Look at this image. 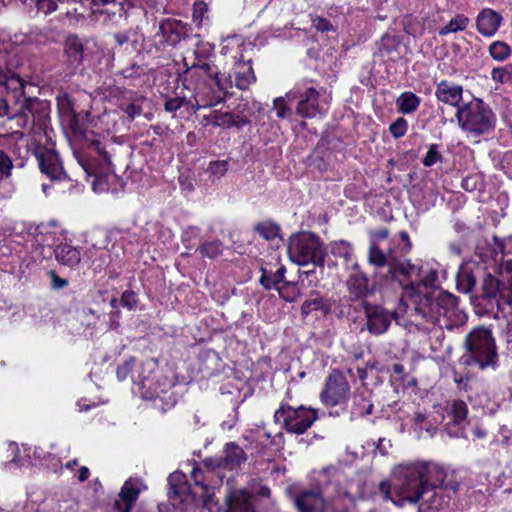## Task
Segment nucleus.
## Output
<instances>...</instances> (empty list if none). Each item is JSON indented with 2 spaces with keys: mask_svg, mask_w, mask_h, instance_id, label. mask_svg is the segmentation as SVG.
I'll return each instance as SVG.
<instances>
[{
  "mask_svg": "<svg viewBox=\"0 0 512 512\" xmlns=\"http://www.w3.org/2000/svg\"><path fill=\"white\" fill-rule=\"evenodd\" d=\"M445 477L443 468L436 463H404L393 469L391 483L383 481L379 484V491L399 507L407 503L416 504L424 494L433 491L430 505L440 509L458 488L455 482L445 483Z\"/></svg>",
  "mask_w": 512,
  "mask_h": 512,
  "instance_id": "f257e3e1",
  "label": "nucleus"
},
{
  "mask_svg": "<svg viewBox=\"0 0 512 512\" xmlns=\"http://www.w3.org/2000/svg\"><path fill=\"white\" fill-rule=\"evenodd\" d=\"M35 85L18 75L0 68V117L15 122L16 139H22L25 131L45 133L50 122V102L32 95Z\"/></svg>",
  "mask_w": 512,
  "mask_h": 512,
  "instance_id": "f03ea898",
  "label": "nucleus"
},
{
  "mask_svg": "<svg viewBox=\"0 0 512 512\" xmlns=\"http://www.w3.org/2000/svg\"><path fill=\"white\" fill-rule=\"evenodd\" d=\"M411 246L408 233L401 231L399 240L393 241L386 252L375 243H372L368 249L369 264L376 269L387 268V272L380 276L382 284L392 289H401L400 299L406 307L409 303L405 295L408 288H416L418 294L424 295L425 292L436 291L435 283L438 279L436 271L423 270L405 259Z\"/></svg>",
  "mask_w": 512,
  "mask_h": 512,
  "instance_id": "7ed1b4c3",
  "label": "nucleus"
},
{
  "mask_svg": "<svg viewBox=\"0 0 512 512\" xmlns=\"http://www.w3.org/2000/svg\"><path fill=\"white\" fill-rule=\"evenodd\" d=\"M217 468L207 467L205 470L199 467L193 468L191 479L193 485L187 483L186 475L175 471L168 477V496L174 507L173 512H197L200 505H207L213 497L214 482L212 478ZM218 481L222 477L217 473Z\"/></svg>",
  "mask_w": 512,
  "mask_h": 512,
  "instance_id": "20e7f679",
  "label": "nucleus"
},
{
  "mask_svg": "<svg viewBox=\"0 0 512 512\" xmlns=\"http://www.w3.org/2000/svg\"><path fill=\"white\" fill-rule=\"evenodd\" d=\"M405 295L409 300L407 308L432 323L439 322L441 317L450 319L457 313L458 299L446 291H428L420 295L411 287Z\"/></svg>",
  "mask_w": 512,
  "mask_h": 512,
  "instance_id": "39448f33",
  "label": "nucleus"
},
{
  "mask_svg": "<svg viewBox=\"0 0 512 512\" xmlns=\"http://www.w3.org/2000/svg\"><path fill=\"white\" fill-rule=\"evenodd\" d=\"M455 118L461 131L471 139L490 135L497 124L496 113L490 105L474 96L456 110Z\"/></svg>",
  "mask_w": 512,
  "mask_h": 512,
  "instance_id": "423d86ee",
  "label": "nucleus"
},
{
  "mask_svg": "<svg viewBox=\"0 0 512 512\" xmlns=\"http://www.w3.org/2000/svg\"><path fill=\"white\" fill-rule=\"evenodd\" d=\"M348 497L347 491H340L339 483L329 482L326 485L316 483L311 487L301 488L293 495V503L297 512H326L336 498Z\"/></svg>",
  "mask_w": 512,
  "mask_h": 512,
  "instance_id": "0eeeda50",
  "label": "nucleus"
},
{
  "mask_svg": "<svg viewBox=\"0 0 512 512\" xmlns=\"http://www.w3.org/2000/svg\"><path fill=\"white\" fill-rule=\"evenodd\" d=\"M288 255L292 262L305 266L323 267L327 251L319 236L312 232H300L290 237Z\"/></svg>",
  "mask_w": 512,
  "mask_h": 512,
  "instance_id": "6e6552de",
  "label": "nucleus"
},
{
  "mask_svg": "<svg viewBox=\"0 0 512 512\" xmlns=\"http://www.w3.org/2000/svg\"><path fill=\"white\" fill-rule=\"evenodd\" d=\"M466 354L462 360L466 365H476L481 369L494 366L497 358L496 345L489 329L479 327L472 330L465 340Z\"/></svg>",
  "mask_w": 512,
  "mask_h": 512,
  "instance_id": "1a4fd4ad",
  "label": "nucleus"
},
{
  "mask_svg": "<svg viewBox=\"0 0 512 512\" xmlns=\"http://www.w3.org/2000/svg\"><path fill=\"white\" fill-rule=\"evenodd\" d=\"M74 156L87 176L98 177L112 169L111 153L107 145L98 139L87 137L82 149L74 151Z\"/></svg>",
  "mask_w": 512,
  "mask_h": 512,
  "instance_id": "9d476101",
  "label": "nucleus"
},
{
  "mask_svg": "<svg viewBox=\"0 0 512 512\" xmlns=\"http://www.w3.org/2000/svg\"><path fill=\"white\" fill-rule=\"evenodd\" d=\"M317 418V410L311 407H292L286 403H282L274 413L275 422L281 421L286 432L297 435L305 433Z\"/></svg>",
  "mask_w": 512,
  "mask_h": 512,
  "instance_id": "9b49d317",
  "label": "nucleus"
},
{
  "mask_svg": "<svg viewBox=\"0 0 512 512\" xmlns=\"http://www.w3.org/2000/svg\"><path fill=\"white\" fill-rule=\"evenodd\" d=\"M350 394V384L344 373L339 369H333L326 378L320 400L324 405L334 407L345 404Z\"/></svg>",
  "mask_w": 512,
  "mask_h": 512,
  "instance_id": "f8f14e48",
  "label": "nucleus"
},
{
  "mask_svg": "<svg viewBox=\"0 0 512 512\" xmlns=\"http://www.w3.org/2000/svg\"><path fill=\"white\" fill-rule=\"evenodd\" d=\"M359 308L364 312L366 329L370 334L375 336L386 333L392 320L397 317L395 311L387 310L381 305L373 304L368 301L360 302Z\"/></svg>",
  "mask_w": 512,
  "mask_h": 512,
  "instance_id": "ddd939ff",
  "label": "nucleus"
},
{
  "mask_svg": "<svg viewBox=\"0 0 512 512\" xmlns=\"http://www.w3.org/2000/svg\"><path fill=\"white\" fill-rule=\"evenodd\" d=\"M482 296L489 302L496 303L498 309L509 307L512 312V288L498 278L487 273L482 281Z\"/></svg>",
  "mask_w": 512,
  "mask_h": 512,
  "instance_id": "4468645a",
  "label": "nucleus"
},
{
  "mask_svg": "<svg viewBox=\"0 0 512 512\" xmlns=\"http://www.w3.org/2000/svg\"><path fill=\"white\" fill-rule=\"evenodd\" d=\"M346 287L349 293V301L358 302V305L355 307L356 310L360 307V302L367 301L366 297L374 292L373 288L369 285L368 275L361 270L357 262H354L350 267Z\"/></svg>",
  "mask_w": 512,
  "mask_h": 512,
  "instance_id": "2eb2a0df",
  "label": "nucleus"
},
{
  "mask_svg": "<svg viewBox=\"0 0 512 512\" xmlns=\"http://www.w3.org/2000/svg\"><path fill=\"white\" fill-rule=\"evenodd\" d=\"M300 97L296 111L297 114L304 118H313L317 115H323V109L319 103V91L313 87L301 91H290L286 94L288 100H293L296 97Z\"/></svg>",
  "mask_w": 512,
  "mask_h": 512,
  "instance_id": "dca6fc26",
  "label": "nucleus"
},
{
  "mask_svg": "<svg viewBox=\"0 0 512 512\" xmlns=\"http://www.w3.org/2000/svg\"><path fill=\"white\" fill-rule=\"evenodd\" d=\"M245 461L246 454L244 450L235 443H228L225 446L223 457L205 459L204 465L217 469L234 470Z\"/></svg>",
  "mask_w": 512,
  "mask_h": 512,
  "instance_id": "f3484780",
  "label": "nucleus"
},
{
  "mask_svg": "<svg viewBox=\"0 0 512 512\" xmlns=\"http://www.w3.org/2000/svg\"><path fill=\"white\" fill-rule=\"evenodd\" d=\"M463 86L448 80H442L435 87V97L438 102L459 109L463 103Z\"/></svg>",
  "mask_w": 512,
  "mask_h": 512,
  "instance_id": "a211bd4d",
  "label": "nucleus"
},
{
  "mask_svg": "<svg viewBox=\"0 0 512 512\" xmlns=\"http://www.w3.org/2000/svg\"><path fill=\"white\" fill-rule=\"evenodd\" d=\"M39 167L42 173L51 180H61L65 177L62 162L58 153L49 149H39L36 153Z\"/></svg>",
  "mask_w": 512,
  "mask_h": 512,
  "instance_id": "6ab92c4d",
  "label": "nucleus"
},
{
  "mask_svg": "<svg viewBox=\"0 0 512 512\" xmlns=\"http://www.w3.org/2000/svg\"><path fill=\"white\" fill-rule=\"evenodd\" d=\"M502 22L503 17L500 13L491 8H484L476 17V28L481 35L491 37L498 31Z\"/></svg>",
  "mask_w": 512,
  "mask_h": 512,
  "instance_id": "aec40b11",
  "label": "nucleus"
},
{
  "mask_svg": "<svg viewBox=\"0 0 512 512\" xmlns=\"http://www.w3.org/2000/svg\"><path fill=\"white\" fill-rule=\"evenodd\" d=\"M481 272V268L474 263L462 264L456 277L457 290L464 294L471 293Z\"/></svg>",
  "mask_w": 512,
  "mask_h": 512,
  "instance_id": "412c9836",
  "label": "nucleus"
},
{
  "mask_svg": "<svg viewBox=\"0 0 512 512\" xmlns=\"http://www.w3.org/2000/svg\"><path fill=\"white\" fill-rule=\"evenodd\" d=\"M139 496V489L137 488L133 479H128L122 486L118 499L115 500L113 505L114 512H130Z\"/></svg>",
  "mask_w": 512,
  "mask_h": 512,
  "instance_id": "4be33fe9",
  "label": "nucleus"
},
{
  "mask_svg": "<svg viewBox=\"0 0 512 512\" xmlns=\"http://www.w3.org/2000/svg\"><path fill=\"white\" fill-rule=\"evenodd\" d=\"M252 498L246 490L228 491L227 508L224 512H254Z\"/></svg>",
  "mask_w": 512,
  "mask_h": 512,
  "instance_id": "5701e85b",
  "label": "nucleus"
},
{
  "mask_svg": "<svg viewBox=\"0 0 512 512\" xmlns=\"http://www.w3.org/2000/svg\"><path fill=\"white\" fill-rule=\"evenodd\" d=\"M65 54L73 67H78L84 59V47L77 35L71 34L65 41Z\"/></svg>",
  "mask_w": 512,
  "mask_h": 512,
  "instance_id": "b1692460",
  "label": "nucleus"
},
{
  "mask_svg": "<svg viewBox=\"0 0 512 512\" xmlns=\"http://www.w3.org/2000/svg\"><path fill=\"white\" fill-rule=\"evenodd\" d=\"M54 253L56 260L60 264L69 267L76 266L77 264H79L81 260L80 251L77 248L72 247L71 245L68 244L57 245L54 250Z\"/></svg>",
  "mask_w": 512,
  "mask_h": 512,
  "instance_id": "393cba45",
  "label": "nucleus"
},
{
  "mask_svg": "<svg viewBox=\"0 0 512 512\" xmlns=\"http://www.w3.org/2000/svg\"><path fill=\"white\" fill-rule=\"evenodd\" d=\"M261 277H260V284L266 289H276L278 286L284 282L285 280V273L286 268L285 266L281 265L275 272L268 271L266 268L261 267Z\"/></svg>",
  "mask_w": 512,
  "mask_h": 512,
  "instance_id": "a878e982",
  "label": "nucleus"
},
{
  "mask_svg": "<svg viewBox=\"0 0 512 512\" xmlns=\"http://www.w3.org/2000/svg\"><path fill=\"white\" fill-rule=\"evenodd\" d=\"M136 367V361L134 358H130L125 361L123 364L119 365L116 371L117 378L119 381H124L131 378L132 382L135 384H144V381L148 378L145 375H142L140 372L137 376L134 374V369Z\"/></svg>",
  "mask_w": 512,
  "mask_h": 512,
  "instance_id": "bb28decb",
  "label": "nucleus"
},
{
  "mask_svg": "<svg viewBox=\"0 0 512 512\" xmlns=\"http://www.w3.org/2000/svg\"><path fill=\"white\" fill-rule=\"evenodd\" d=\"M396 104L401 113L411 114L418 109L420 98L412 92H404L398 97Z\"/></svg>",
  "mask_w": 512,
  "mask_h": 512,
  "instance_id": "cd10ccee",
  "label": "nucleus"
},
{
  "mask_svg": "<svg viewBox=\"0 0 512 512\" xmlns=\"http://www.w3.org/2000/svg\"><path fill=\"white\" fill-rule=\"evenodd\" d=\"M236 71L235 85L240 90H245L248 86L255 81V75L250 65L239 64Z\"/></svg>",
  "mask_w": 512,
  "mask_h": 512,
  "instance_id": "c85d7f7f",
  "label": "nucleus"
},
{
  "mask_svg": "<svg viewBox=\"0 0 512 512\" xmlns=\"http://www.w3.org/2000/svg\"><path fill=\"white\" fill-rule=\"evenodd\" d=\"M200 70H202L204 74L211 78L213 85L217 87L218 92H225L228 88L231 87V81L219 77L218 71L214 65L208 62L202 63Z\"/></svg>",
  "mask_w": 512,
  "mask_h": 512,
  "instance_id": "c756f323",
  "label": "nucleus"
},
{
  "mask_svg": "<svg viewBox=\"0 0 512 512\" xmlns=\"http://www.w3.org/2000/svg\"><path fill=\"white\" fill-rule=\"evenodd\" d=\"M468 408L464 401L454 400L447 406L448 416L456 425L462 424L467 417Z\"/></svg>",
  "mask_w": 512,
  "mask_h": 512,
  "instance_id": "7c9ffc66",
  "label": "nucleus"
},
{
  "mask_svg": "<svg viewBox=\"0 0 512 512\" xmlns=\"http://www.w3.org/2000/svg\"><path fill=\"white\" fill-rule=\"evenodd\" d=\"M489 55L498 62H504L512 53L511 47L504 41H494L488 47Z\"/></svg>",
  "mask_w": 512,
  "mask_h": 512,
  "instance_id": "2f4dec72",
  "label": "nucleus"
},
{
  "mask_svg": "<svg viewBox=\"0 0 512 512\" xmlns=\"http://www.w3.org/2000/svg\"><path fill=\"white\" fill-rule=\"evenodd\" d=\"M469 23L470 20L467 16L463 14H458L454 18H452L448 22V24H446L439 30V35L445 36L448 35L449 33L463 31L468 27Z\"/></svg>",
  "mask_w": 512,
  "mask_h": 512,
  "instance_id": "473e14b6",
  "label": "nucleus"
},
{
  "mask_svg": "<svg viewBox=\"0 0 512 512\" xmlns=\"http://www.w3.org/2000/svg\"><path fill=\"white\" fill-rule=\"evenodd\" d=\"M276 290L279 296L287 302H294L299 296V289L295 282L284 280Z\"/></svg>",
  "mask_w": 512,
  "mask_h": 512,
  "instance_id": "72a5a7b5",
  "label": "nucleus"
},
{
  "mask_svg": "<svg viewBox=\"0 0 512 512\" xmlns=\"http://www.w3.org/2000/svg\"><path fill=\"white\" fill-rule=\"evenodd\" d=\"M255 230L266 240L275 239L278 236L280 228L277 224L269 221L261 222L256 225Z\"/></svg>",
  "mask_w": 512,
  "mask_h": 512,
  "instance_id": "f704fd0d",
  "label": "nucleus"
},
{
  "mask_svg": "<svg viewBox=\"0 0 512 512\" xmlns=\"http://www.w3.org/2000/svg\"><path fill=\"white\" fill-rule=\"evenodd\" d=\"M222 242L219 240H213L210 242H205L198 247V251L202 256H206L208 258H215L222 253Z\"/></svg>",
  "mask_w": 512,
  "mask_h": 512,
  "instance_id": "c9c22d12",
  "label": "nucleus"
},
{
  "mask_svg": "<svg viewBox=\"0 0 512 512\" xmlns=\"http://www.w3.org/2000/svg\"><path fill=\"white\" fill-rule=\"evenodd\" d=\"M491 78L496 83H506L512 80V64L495 67L491 71Z\"/></svg>",
  "mask_w": 512,
  "mask_h": 512,
  "instance_id": "e433bc0d",
  "label": "nucleus"
},
{
  "mask_svg": "<svg viewBox=\"0 0 512 512\" xmlns=\"http://www.w3.org/2000/svg\"><path fill=\"white\" fill-rule=\"evenodd\" d=\"M14 168L13 160L4 150H0V182L7 180L11 176Z\"/></svg>",
  "mask_w": 512,
  "mask_h": 512,
  "instance_id": "4c0bfd02",
  "label": "nucleus"
},
{
  "mask_svg": "<svg viewBox=\"0 0 512 512\" xmlns=\"http://www.w3.org/2000/svg\"><path fill=\"white\" fill-rule=\"evenodd\" d=\"M316 310H324L325 312L328 310V308L324 305L322 297L317 296L312 299H307L301 306V313L303 315H308Z\"/></svg>",
  "mask_w": 512,
  "mask_h": 512,
  "instance_id": "58836bf2",
  "label": "nucleus"
},
{
  "mask_svg": "<svg viewBox=\"0 0 512 512\" xmlns=\"http://www.w3.org/2000/svg\"><path fill=\"white\" fill-rule=\"evenodd\" d=\"M443 157L441 153L439 152V146L437 144H431L429 146V149L425 155V157L422 160V164L425 167H431L437 162H442Z\"/></svg>",
  "mask_w": 512,
  "mask_h": 512,
  "instance_id": "ea45409f",
  "label": "nucleus"
},
{
  "mask_svg": "<svg viewBox=\"0 0 512 512\" xmlns=\"http://www.w3.org/2000/svg\"><path fill=\"white\" fill-rule=\"evenodd\" d=\"M332 251L334 255L342 257L345 260H349L353 256L352 245L344 240L335 242Z\"/></svg>",
  "mask_w": 512,
  "mask_h": 512,
  "instance_id": "a19ab883",
  "label": "nucleus"
},
{
  "mask_svg": "<svg viewBox=\"0 0 512 512\" xmlns=\"http://www.w3.org/2000/svg\"><path fill=\"white\" fill-rule=\"evenodd\" d=\"M353 413L359 416L370 415L373 413V404L364 397H356L354 400Z\"/></svg>",
  "mask_w": 512,
  "mask_h": 512,
  "instance_id": "79ce46f5",
  "label": "nucleus"
},
{
  "mask_svg": "<svg viewBox=\"0 0 512 512\" xmlns=\"http://www.w3.org/2000/svg\"><path fill=\"white\" fill-rule=\"evenodd\" d=\"M229 167V161L228 160H217V161H211L209 163L207 171L215 176L217 179L222 177L227 171Z\"/></svg>",
  "mask_w": 512,
  "mask_h": 512,
  "instance_id": "37998d69",
  "label": "nucleus"
},
{
  "mask_svg": "<svg viewBox=\"0 0 512 512\" xmlns=\"http://www.w3.org/2000/svg\"><path fill=\"white\" fill-rule=\"evenodd\" d=\"M407 129H408V123L403 117L397 118L389 126L390 133L396 139L403 137L406 134Z\"/></svg>",
  "mask_w": 512,
  "mask_h": 512,
  "instance_id": "c03bdc74",
  "label": "nucleus"
},
{
  "mask_svg": "<svg viewBox=\"0 0 512 512\" xmlns=\"http://www.w3.org/2000/svg\"><path fill=\"white\" fill-rule=\"evenodd\" d=\"M138 304V298L135 292L126 290L123 292L120 305L128 310H134Z\"/></svg>",
  "mask_w": 512,
  "mask_h": 512,
  "instance_id": "a18cd8bd",
  "label": "nucleus"
},
{
  "mask_svg": "<svg viewBox=\"0 0 512 512\" xmlns=\"http://www.w3.org/2000/svg\"><path fill=\"white\" fill-rule=\"evenodd\" d=\"M312 26L322 33L335 31L334 25L323 17H315L312 19Z\"/></svg>",
  "mask_w": 512,
  "mask_h": 512,
  "instance_id": "49530a36",
  "label": "nucleus"
},
{
  "mask_svg": "<svg viewBox=\"0 0 512 512\" xmlns=\"http://www.w3.org/2000/svg\"><path fill=\"white\" fill-rule=\"evenodd\" d=\"M215 123L219 126H226V127H239L240 125L236 121L235 116L232 113L224 112L221 113L219 116H217Z\"/></svg>",
  "mask_w": 512,
  "mask_h": 512,
  "instance_id": "de8ad7c7",
  "label": "nucleus"
},
{
  "mask_svg": "<svg viewBox=\"0 0 512 512\" xmlns=\"http://www.w3.org/2000/svg\"><path fill=\"white\" fill-rule=\"evenodd\" d=\"M273 107L277 112V117L287 118L290 116V110L286 105L285 98H283V97L276 98L273 102Z\"/></svg>",
  "mask_w": 512,
  "mask_h": 512,
  "instance_id": "09e8293b",
  "label": "nucleus"
},
{
  "mask_svg": "<svg viewBox=\"0 0 512 512\" xmlns=\"http://www.w3.org/2000/svg\"><path fill=\"white\" fill-rule=\"evenodd\" d=\"M38 11L45 15L54 12L57 9V3L54 0H35Z\"/></svg>",
  "mask_w": 512,
  "mask_h": 512,
  "instance_id": "8fccbe9b",
  "label": "nucleus"
},
{
  "mask_svg": "<svg viewBox=\"0 0 512 512\" xmlns=\"http://www.w3.org/2000/svg\"><path fill=\"white\" fill-rule=\"evenodd\" d=\"M51 287L54 290H61L68 286V280L61 278L55 271H50Z\"/></svg>",
  "mask_w": 512,
  "mask_h": 512,
  "instance_id": "3c124183",
  "label": "nucleus"
},
{
  "mask_svg": "<svg viewBox=\"0 0 512 512\" xmlns=\"http://www.w3.org/2000/svg\"><path fill=\"white\" fill-rule=\"evenodd\" d=\"M183 103H184V100L182 98H179V97L170 98V99L166 100L164 108L167 112H170V113L176 112L177 110H179L182 107Z\"/></svg>",
  "mask_w": 512,
  "mask_h": 512,
  "instance_id": "603ef678",
  "label": "nucleus"
},
{
  "mask_svg": "<svg viewBox=\"0 0 512 512\" xmlns=\"http://www.w3.org/2000/svg\"><path fill=\"white\" fill-rule=\"evenodd\" d=\"M498 246L503 255H512V235L502 240Z\"/></svg>",
  "mask_w": 512,
  "mask_h": 512,
  "instance_id": "864d4df0",
  "label": "nucleus"
},
{
  "mask_svg": "<svg viewBox=\"0 0 512 512\" xmlns=\"http://www.w3.org/2000/svg\"><path fill=\"white\" fill-rule=\"evenodd\" d=\"M371 235L373 240H371L370 245L375 243L379 247L376 241L386 239L389 236V230L387 228H380L373 231Z\"/></svg>",
  "mask_w": 512,
  "mask_h": 512,
  "instance_id": "5fc2aeb1",
  "label": "nucleus"
},
{
  "mask_svg": "<svg viewBox=\"0 0 512 512\" xmlns=\"http://www.w3.org/2000/svg\"><path fill=\"white\" fill-rule=\"evenodd\" d=\"M124 111L129 118L134 119L136 116H139L141 114L142 109L140 106L132 103L129 104Z\"/></svg>",
  "mask_w": 512,
  "mask_h": 512,
  "instance_id": "6e6d98bb",
  "label": "nucleus"
},
{
  "mask_svg": "<svg viewBox=\"0 0 512 512\" xmlns=\"http://www.w3.org/2000/svg\"><path fill=\"white\" fill-rule=\"evenodd\" d=\"M89 475H90V471H89L88 467L82 466L78 470L77 478L80 482H84L89 478Z\"/></svg>",
  "mask_w": 512,
  "mask_h": 512,
  "instance_id": "4d7b16f0",
  "label": "nucleus"
},
{
  "mask_svg": "<svg viewBox=\"0 0 512 512\" xmlns=\"http://www.w3.org/2000/svg\"><path fill=\"white\" fill-rule=\"evenodd\" d=\"M115 41L120 45H124L129 41V35L127 33H118L114 36Z\"/></svg>",
  "mask_w": 512,
  "mask_h": 512,
  "instance_id": "13d9d810",
  "label": "nucleus"
},
{
  "mask_svg": "<svg viewBox=\"0 0 512 512\" xmlns=\"http://www.w3.org/2000/svg\"><path fill=\"white\" fill-rule=\"evenodd\" d=\"M202 63H206L201 55L200 51L195 52V61L192 64V68H201Z\"/></svg>",
  "mask_w": 512,
  "mask_h": 512,
  "instance_id": "bf43d9fd",
  "label": "nucleus"
},
{
  "mask_svg": "<svg viewBox=\"0 0 512 512\" xmlns=\"http://www.w3.org/2000/svg\"><path fill=\"white\" fill-rule=\"evenodd\" d=\"M448 249L452 254L457 255V256H459L462 252L461 246L455 242L450 243L448 245Z\"/></svg>",
  "mask_w": 512,
  "mask_h": 512,
  "instance_id": "052dcab7",
  "label": "nucleus"
},
{
  "mask_svg": "<svg viewBox=\"0 0 512 512\" xmlns=\"http://www.w3.org/2000/svg\"><path fill=\"white\" fill-rule=\"evenodd\" d=\"M385 442L386 440L384 438H380L378 440V443L376 445V449L382 454H386L387 453V449H386V446H385Z\"/></svg>",
  "mask_w": 512,
  "mask_h": 512,
  "instance_id": "680f3d73",
  "label": "nucleus"
},
{
  "mask_svg": "<svg viewBox=\"0 0 512 512\" xmlns=\"http://www.w3.org/2000/svg\"><path fill=\"white\" fill-rule=\"evenodd\" d=\"M392 370L395 374L397 375H401L404 373V366L400 363H395L393 364V367H392Z\"/></svg>",
  "mask_w": 512,
  "mask_h": 512,
  "instance_id": "e2e57ef3",
  "label": "nucleus"
},
{
  "mask_svg": "<svg viewBox=\"0 0 512 512\" xmlns=\"http://www.w3.org/2000/svg\"><path fill=\"white\" fill-rule=\"evenodd\" d=\"M472 432H473L474 436H476L477 438L486 437V432L479 427L474 428Z\"/></svg>",
  "mask_w": 512,
  "mask_h": 512,
  "instance_id": "0e129e2a",
  "label": "nucleus"
},
{
  "mask_svg": "<svg viewBox=\"0 0 512 512\" xmlns=\"http://www.w3.org/2000/svg\"><path fill=\"white\" fill-rule=\"evenodd\" d=\"M462 187L465 190H470V191H472L474 189L473 187H470V178H466V179L463 180Z\"/></svg>",
  "mask_w": 512,
  "mask_h": 512,
  "instance_id": "69168bd1",
  "label": "nucleus"
},
{
  "mask_svg": "<svg viewBox=\"0 0 512 512\" xmlns=\"http://www.w3.org/2000/svg\"><path fill=\"white\" fill-rule=\"evenodd\" d=\"M135 66H132L131 68H126L123 70V75L125 77H130L133 75V70H134Z\"/></svg>",
  "mask_w": 512,
  "mask_h": 512,
  "instance_id": "338daca9",
  "label": "nucleus"
},
{
  "mask_svg": "<svg viewBox=\"0 0 512 512\" xmlns=\"http://www.w3.org/2000/svg\"><path fill=\"white\" fill-rule=\"evenodd\" d=\"M110 305L112 308H118L120 305V300H118L117 298H112L111 301H110Z\"/></svg>",
  "mask_w": 512,
  "mask_h": 512,
  "instance_id": "774afa93",
  "label": "nucleus"
}]
</instances>
